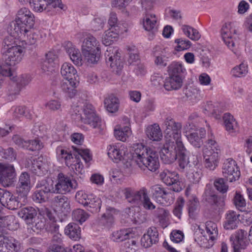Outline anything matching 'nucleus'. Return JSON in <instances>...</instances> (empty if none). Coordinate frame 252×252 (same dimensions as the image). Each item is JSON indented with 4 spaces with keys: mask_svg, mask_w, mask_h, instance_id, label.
I'll use <instances>...</instances> for the list:
<instances>
[{
    "mask_svg": "<svg viewBox=\"0 0 252 252\" xmlns=\"http://www.w3.org/2000/svg\"><path fill=\"white\" fill-rule=\"evenodd\" d=\"M132 158L141 169L146 168L152 172H156L159 167L158 155L157 152L148 149L142 144H137L133 147Z\"/></svg>",
    "mask_w": 252,
    "mask_h": 252,
    "instance_id": "nucleus-1",
    "label": "nucleus"
},
{
    "mask_svg": "<svg viewBox=\"0 0 252 252\" xmlns=\"http://www.w3.org/2000/svg\"><path fill=\"white\" fill-rule=\"evenodd\" d=\"M34 25L33 14L27 8L24 7L20 9L17 13L15 21L11 23L12 34L15 36H19L21 32L27 29H32Z\"/></svg>",
    "mask_w": 252,
    "mask_h": 252,
    "instance_id": "nucleus-2",
    "label": "nucleus"
},
{
    "mask_svg": "<svg viewBox=\"0 0 252 252\" xmlns=\"http://www.w3.org/2000/svg\"><path fill=\"white\" fill-rule=\"evenodd\" d=\"M165 141L175 142L176 145L178 142H183L181 140L182 124L176 122L170 117H167L163 123Z\"/></svg>",
    "mask_w": 252,
    "mask_h": 252,
    "instance_id": "nucleus-3",
    "label": "nucleus"
},
{
    "mask_svg": "<svg viewBox=\"0 0 252 252\" xmlns=\"http://www.w3.org/2000/svg\"><path fill=\"white\" fill-rule=\"evenodd\" d=\"M82 111H78V114L76 113V119H79L82 122L89 125L95 128L100 126L101 120L94 113V107L91 104L85 103L81 106Z\"/></svg>",
    "mask_w": 252,
    "mask_h": 252,
    "instance_id": "nucleus-4",
    "label": "nucleus"
},
{
    "mask_svg": "<svg viewBox=\"0 0 252 252\" xmlns=\"http://www.w3.org/2000/svg\"><path fill=\"white\" fill-rule=\"evenodd\" d=\"M106 61L109 64L113 71L118 74L123 67V63L120 57V53L117 47H109L105 53Z\"/></svg>",
    "mask_w": 252,
    "mask_h": 252,
    "instance_id": "nucleus-5",
    "label": "nucleus"
},
{
    "mask_svg": "<svg viewBox=\"0 0 252 252\" xmlns=\"http://www.w3.org/2000/svg\"><path fill=\"white\" fill-rule=\"evenodd\" d=\"M177 148L175 142L165 141L159 152L161 161L165 164L173 163L177 158Z\"/></svg>",
    "mask_w": 252,
    "mask_h": 252,
    "instance_id": "nucleus-6",
    "label": "nucleus"
},
{
    "mask_svg": "<svg viewBox=\"0 0 252 252\" xmlns=\"http://www.w3.org/2000/svg\"><path fill=\"white\" fill-rule=\"evenodd\" d=\"M72 148L74 151L73 155L75 157V160L70 167L79 173H81L83 165L81 162L80 158H82L87 163L92 159V155L89 149H83L74 146H72Z\"/></svg>",
    "mask_w": 252,
    "mask_h": 252,
    "instance_id": "nucleus-7",
    "label": "nucleus"
},
{
    "mask_svg": "<svg viewBox=\"0 0 252 252\" xmlns=\"http://www.w3.org/2000/svg\"><path fill=\"white\" fill-rule=\"evenodd\" d=\"M54 187L56 193L63 194L75 189L76 184L73 183L69 177L62 173H60Z\"/></svg>",
    "mask_w": 252,
    "mask_h": 252,
    "instance_id": "nucleus-8",
    "label": "nucleus"
},
{
    "mask_svg": "<svg viewBox=\"0 0 252 252\" xmlns=\"http://www.w3.org/2000/svg\"><path fill=\"white\" fill-rule=\"evenodd\" d=\"M223 176L229 182L238 180L240 176V172L236 162L232 159L227 160L222 167Z\"/></svg>",
    "mask_w": 252,
    "mask_h": 252,
    "instance_id": "nucleus-9",
    "label": "nucleus"
},
{
    "mask_svg": "<svg viewBox=\"0 0 252 252\" xmlns=\"http://www.w3.org/2000/svg\"><path fill=\"white\" fill-rule=\"evenodd\" d=\"M206 130L203 128L190 127L186 129V136L194 147L200 148L203 144L202 139L205 136Z\"/></svg>",
    "mask_w": 252,
    "mask_h": 252,
    "instance_id": "nucleus-10",
    "label": "nucleus"
},
{
    "mask_svg": "<svg viewBox=\"0 0 252 252\" xmlns=\"http://www.w3.org/2000/svg\"><path fill=\"white\" fill-rule=\"evenodd\" d=\"M23 56V48L21 46L12 47L7 51H4L2 59L12 65L18 64L22 60Z\"/></svg>",
    "mask_w": 252,
    "mask_h": 252,
    "instance_id": "nucleus-11",
    "label": "nucleus"
},
{
    "mask_svg": "<svg viewBox=\"0 0 252 252\" xmlns=\"http://www.w3.org/2000/svg\"><path fill=\"white\" fill-rule=\"evenodd\" d=\"M220 150L212 148H205L203 149V158L205 167L210 170H214L218 166L219 162V152Z\"/></svg>",
    "mask_w": 252,
    "mask_h": 252,
    "instance_id": "nucleus-12",
    "label": "nucleus"
},
{
    "mask_svg": "<svg viewBox=\"0 0 252 252\" xmlns=\"http://www.w3.org/2000/svg\"><path fill=\"white\" fill-rule=\"evenodd\" d=\"M160 179L167 186H172V191L179 192L181 190L179 177L175 172H171L168 170H164L160 173Z\"/></svg>",
    "mask_w": 252,
    "mask_h": 252,
    "instance_id": "nucleus-13",
    "label": "nucleus"
},
{
    "mask_svg": "<svg viewBox=\"0 0 252 252\" xmlns=\"http://www.w3.org/2000/svg\"><path fill=\"white\" fill-rule=\"evenodd\" d=\"M151 190L153 195L161 201L160 199H162L166 202L170 203L173 202L174 199V193L168 189L164 188L161 185H155L151 187Z\"/></svg>",
    "mask_w": 252,
    "mask_h": 252,
    "instance_id": "nucleus-14",
    "label": "nucleus"
},
{
    "mask_svg": "<svg viewBox=\"0 0 252 252\" xmlns=\"http://www.w3.org/2000/svg\"><path fill=\"white\" fill-rule=\"evenodd\" d=\"M52 205L59 211L66 215L71 210L69 199L63 194L56 195L51 201Z\"/></svg>",
    "mask_w": 252,
    "mask_h": 252,
    "instance_id": "nucleus-15",
    "label": "nucleus"
},
{
    "mask_svg": "<svg viewBox=\"0 0 252 252\" xmlns=\"http://www.w3.org/2000/svg\"><path fill=\"white\" fill-rule=\"evenodd\" d=\"M236 30L231 23H225L223 25L221 30V35L225 44L231 50L234 47V42L233 36L236 33Z\"/></svg>",
    "mask_w": 252,
    "mask_h": 252,
    "instance_id": "nucleus-16",
    "label": "nucleus"
},
{
    "mask_svg": "<svg viewBox=\"0 0 252 252\" xmlns=\"http://www.w3.org/2000/svg\"><path fill=\"white\" fill-rule=\"evenodd\" d=\"M31 188V179L29 174L24 172L19 177L16 187V191L19 195L23 196L24 199L27 196Z\"/></svg>",
    "mask_w": 252,
    "mask_h": 252,
    "instance_id": "nucleus-17",
    "label": "nucleus"
},
{
    "mask_svg": "<svg viewBox=\"0 0 252 252\" xmlns=\"http://www.w3.org/2000/svg\"><path fill=\"white\" fill-rule=\"evenodd\" d=\"M192 164H189V168L187 169V177L190 182L196 184L198 183L202 177L201 169L198 167L199 161L196 156H193Z\"/></svg>",
    "mask_w": 252,
    "mask_h": 252,
    "instance_id": "nucleus-18",
    "label": "nucleus"
},
{
    "mask_svg": "<svg viewBox=\"0 0 252 252\" xmlns=\"http://www.w3.org/2000/svg\"><path fill=\"white\" fill-rule=\"evenodd\" d=\"M15 176V169L11 165L0 163V182L4 186H8L13 182Z\"/></svg>",
    "mask_w": 252,
    "mask_h": 252,
    "instance_id": "nucleus-19",
    "label": "nucleus"
},
{
    "mask_svg": "<svg viewBox=\"0 0 252 252\" xmlns=\"http://www.w3.org/2000/svg\"><path fill=\"white\" fill-rule=\"evenodd\" d=\"M146 189L143 188L137 191L131 188H126L124 190V194L127 201L133 205H138L141 203Z\"/></svg>",
    "mask_w": 252,
    "mask_h": 252,
    "instance_id": "nucleus-20",
    "label": "nucleus"
},
{
    "mask_svg": "<svg viewBox=\"0 0 252 252\" xmlns=\"http://www.w3.org/2000/svg\"><path fill=\"white\" fill-rule=\"evenodd\" d=\"M158 241V233L155 227H151L147 230V233L141 239L142 245L145 248L151 247Z\"/></svg>",
    "mask_w": 252,
    "mask_h": 252,
    "instance_id": "nucleus-21",
    "label": "nucleus"
},
{
    "mask_svg": "<svg viewBox=\"0 0 252 252\" xmlns=\"http://www.w3.org/2000/svg\"><path fill=\"white\" fill-rule=\"evenodd\" d=\"M177 145V152L179 156V165L181 168L185 169L186 167L189 168V164H192L193 157L191 160L188 156L189 152L185 148L183 142H178Z\"/></svg>",
    "mask_w": 252,
    "mask_h": 252,
    "instance_id": "nucleus-22",
    "label": "nucleus"
},
{
    "mask_svg": "<svg viewBox=\"0 0 252 252\" xmlns=\"http://www.w3.org/2000/svg\"><path fill=\"white\" fill-rule=\"evenodd\" d=\"M126 149L123 145H110L107 147V154L110 158L115 162L123 159Z\"/></svg>",
    "mask_w": 252,
    "mask_h": 252,
    "instance_id": "nucleus-23",
    "label": "nucleus"
},
{
    "mask_svg": "<svg viewBox=\"0 0 252 252\" xmlns=\"http://www.w3.org/2000/svg\"><path fill=\"white\" fill-rule=\"evenodd\" d=\"M152 56L154 57V62L157 65L166 66L168 61L167 52L165 48L160 46H156L152 50Z\"/></svg>",
    "mask_w": 252,
    "mask_h": 252,
    "instance_id": "nucleus-24",
    "label": "nucleus"
},
{
    "mask_svg": "<svg viewBox=\"0 0 252 252\" xmlns=\"http://www.w3.org/2000/svg\"><path fill=\"white\" fill-rule=\"evenodd\" d=\"M135 233L132 228L123 229L114 231L111 235V239L116 242H121L128 239L132 238Z\"/></svg>",
    "mask_w": 252,
    "mask_h": 252,
    "instance_id": "nucleus-25",
    "label": "nucleus"
},
{
    "mask_svg": "<svg viewBox=\"0 0 252 252\" xmlns=\"http://www.w3.org/2000/svg\"><path fill=\"white\" fill-rule=\"evenodd\" d=\"M247 232L246 231L240 229L236 232L234 235H232L230 240L232 245H236L240 247L241 249H245L248 244L247 239Z\"/></svg>",
    "mask_w": 252,
    "mask_h": 252,
    "instance_id": "nucleus-26",
    "label": "nucleus"
},
{
    "mask_svg": "<svg viewBox=\"0 0 252 252\" xmlns=\"http://www.w3.org/2000/svg\"><path fill=\"white\" fill-rule=\"evenodd\" d=\"M183 80L182 77L169 75L164 80L163 87L168 91L177 90L182 86Z\"/></svg>",
    "mask_w": 252,
    "mask_h": 252,
    "instance_id": "nucleus-27",
    "label": "nucleus"
},
{
    "mask_svg": "<svg viewBox=\"0 0 252 252\" xmlns=\"http://www.w3.org/2000/svg\"><path fill=\"white\" fill-rule=\"evenodd\" d=\"M19 216L22 218L28 224H32L35 222L37 216L36 210L32 207L22 208L18 212Z\"/></svg>",
    "mask_w": 252,
    "mask_h": 252,
    "instance_id": "nucleus-28",
    "label": "nucleus"
},
{
    "mask_svg": "<svg viewBox=\"0 0 252 252\" xmlns=\"http://www.w3.org/2000/svg\"><path fill=\"white\" fill-rule=\"evenodd\" d=\"M18 242L0 234V252H16Z\"/></svg>",
    "mask_w": 252,
    "mask_h": 252,
    "instance_id": "nucleus-29",
    "label": "nucleus"
},
{
    "mask_svg": "<svg viewBox=\"0 0 252 252\" xmlns=\"http://www.w3.org/2000/svg\"><path fill=\"white\" fill-rule=\"evenodd\" d=\"M239 215L233 211H229L226 214L225 221L223 224L224 228L226 230L236 229L239 222Z\"/></svg>",
    "mask_w": 252,
    "mask_h": 252,
    "instance_id": "nucleus-30",
    "label": "nucleus"
},
{
    "mask_svg": "<svg viewBox=\"0 0 252 252\" xmlns=\"http://www.w3.org/2000/svg\"><path fill=\"white\" fill-rule=\"evenodd\" d=\"M114 28V27L110 28L104 32L102 37V42L106 46L111 44L118 37L121 31L120 28H117L116 29Z\"/></svg>",
    "mask_w": 252,
    "mask_h": 252,
    "instance_id": "nucleus-31",
    "label": "nucleus"
},
{
    "mask_svg": "<svg viewBox=\"0 0 252 252\" xmlns=\"http://www.w3.org/2000/svg\"><path fill=\"white\" fill-rule=\"evenodd\" d=\"M100 49L99 42L93 35H88L84 40L82 52L90 51L93 50Z\"/></svg>",
    "mask_w": 252,
    "mask_h": 252,
    "instance_id": "nucleus-32",
    "label": "nucleus"
},
{
    "mask_svg": "<svg viewBox=\"0 0 252 252\" xmlns=\"http://www.w3.org/2000/svg\"><path fill=\"white\" fill-rule=\"evenodd\" d=\"M106 110L110 113H115L118 111L120 102L119 99L114 94H111L104 101Z\"/></svg>",
    "mask_w": 252,
    "mask_h": 252,
    "instance_id": "nucleus-33",
    "label": "nucleus"
},
{
    "mask_svg": "<svg viewBox=\"0 0 252 252\" xmlns=\"http://www.w3.org/2000/svg\"><path fill=\"white\" fill-rule=\"evenodd\" d=\"M61 73L65 79L72 80L76 78L77 70L71 63H65L62 65Z\"/></svg>",
    "mask_w": 252,
    "mask_h": 252,
    "instance_id": "nucleus-34",
    "label": "nucleus"
},
{
    "mask_svg": "<svg viewBox=\"0 0 252 252\" xmlns=\"http://www.w3.org/2000/svg\"><path fill=\"white\" fill-rule=\"evenodd\" d=\"M186 71L183 65L179 62H173L168 67L169 75L173 76L182 77Z\"/></svg>",
    "mask_w": 252,
    "mask_h": 252,
    "instance_id": "nucleus-35",
    "label": "nucleus"
},
{
    "mask_svg": "<svg viewBox=\"0 0 252 252\" xmlns=\"http://www.w3.org/2000/svg\"><path fill=\"white\" fill-rule=\"evenodd\" d=\"M56 151L59 158L63 160L66 166L70 167L72 165L75 160V157H73L70 152L63 149L62 147H58Z\"/></svg>",
    "mask_w": 252,
    "mask_h": 252,
    "instance_id": "nucleus-36",
    "label": "nucleus"
},
{
    "mask_svg": "<svg viewBox=\"0 0 252 252\" xmlns=\"http://www.w3.org/2000/svg\"><path fill=\"white\" fill-rule=\"evenodd\" d=\"M146 134L150 139L153 141H159L162 137L160 127L156 124L151 125L147 128Z\"/></svg>",
    "mask_w": 252,
    "mask_h": 252,
    "instance_id": "nucleus-37",
    "label": "nucleus"
},
{
    "mask_svg": "<svg viewBox=\"0 0 252 252\" xmlns=\"http://www.w3.org/2000/svg\"><path fill=\"white\" fill-rule=\"evenodd\" d=\"M76 83L73 80L65 79L61 84V88L63 92L70 98L73 97L76 94Z\"/></svg>",
    "mask_w": 252,
    "mask_h": 252,
    "instance_id": "nucleus-38",
    "label": "nucleus"
},
{
    "mask_svg": "<svg viewBox=\"0 0 252 252\" xmlns=\"http://www.w3.org/2000/svg\"><path fill=\"white\" fill-rule=\"evenodd\" d=\"M65 233L72 239L78 240L81 237V230L79 226L76 223H70L65 228Z\"/></svg>",
    "mask_w": 252,
    "mask_h": 252,
    "instance_id": "nucleus-39",
    "label": "nucleus"
},
{
    "mask_svg": "<svg viewBox=\"0 0 252 252\" xmlns=\"http://www.w3.org/2000/svg\"><path fill=\"white\" fill-rule=\"evenodd\" d=\"M204 199L208 203L216 206L223 205V201L211 189H206L204 194Z\"/></svg>",
    "mask_w": 252,
    "mask_h": 252,
    "instance_id": "nucleus-40",
    "label": "nucleus"
},
{
    "mask_svg": "<svg viewBox=\"0 0 252 252\" xmlns=\"http://www.w3.org/2000/svg\"><path fill=\"white\" fill-rule=\"evenodd\" d=\"M84 60L88 65L96 63L100 57V49L93 50L90 51L83 52Z\"/></svg>",
    "mask_w": 252,
    "mask_h": 252,
    "instance_id": "nucleus-41",
    "label": "nucleus"
},
{
    "mask_svg": "<svg viewBox=\"0 0 252 252\" xmlns=\"http://www.w3.org/2000/svg\"><path fill=\"white\" fill-rule=\"evenodd\" d=\"M27 31L24 30L23 32H21L20 36L21 37L23 35L24 37L27 38V42L31 45H34L39 38V32L37 30L33 28L27 29Z\"/></svg>",
    "mask_w": 252,
    "mask_h": 252,
    "instance_id": "nucleus-42",
    "label": "nucleus"
},
{
    "mask_svg": "<svg viewBox=\"0 0 252 252\" xmlns=\"http://www.w3.org/2000/svg\"><path fill=\"white\" fill-rule=\"evenodd\" d=\"M157 18L155 14L146 12L143 18V26L146 31H151L156 28Z\"/></svg>",
    "mask_w": 252,
    "mask_h": 252,
    "instance_id": "nucleus-43",
    "label": "nucleus"
},
{
    "mask_svg": "<svg viewBox=\"0 0 252 252\" xmlns=\"http://www.w3.org/2000/svg\"><path fill=\"white\" fill-rule=\"evenodd\" d=\"M223 119L226 130L229 132H235L237 128V123L233 116L229 113H225Z\"/></svg>",
    "mask_w": 252,
    "mask_h": 252,
    "instance_id": "nucleus-44",
    "label": "nucleus"
},
{
    "mask_svg": "<svg viewBox=\"0 0 252 252\" xmlns=\"http://www.w3.org/2000/svg\"><path fill=\"white\" fill-rule=\"evenodd\" d=\"M88 200V204L85 207H87V209L89 211L92 213H95L100 210L101 200L99 198L93 195H90L89 198Z\"/></svg>",
    "mask_w": 252,
    "mask_h": 252,
    "instance_id": "nucleus-45",
    "label": "nucleus"
},
{
    "mask_svg": "<svg viewBox=\"0 0 252 252\" xmlns=\"http://www.w3.org/2000/svg\"><path fill=\"white\" fill-rule=\"evenodd\" d=\"M45 166V164L42 162L41 158H38L32 161L31 170L38 176H41L46 171Z\"/></svg>",
    "mask_w": 252,
    "mask_h": 252,
    "instance_id": "nucleus-46",
    "label": "nucleus"
},
{
    "mask_svg": "<svg viewBox=\"0 0 252 252\" xmlns=\"http://www.w3.org/2000/svg\"><path fill=\"white\" fill-rule=\"evenodd\" d=\"M131 131L128 126H124L116 128L114 130L115 137L119 140L126 141L131 135Z\"/></svg>",
    "mask_w": 252,
    "mask_h": 252,
    "instance_id": "nucleus-47",
    "label": "nucleus"
},
{
    "mask_svg": "<svg viewBox=\"0 0 252 252\" xmlns=\"http://www.w3.org/2000/svg\"><path fill=\"white\" fill-rule=\"evenodd\" d=\"M181 29L184 33L192 40L197 41L200 38L201 35L198 31L190 26L183 25Z\"/></svg>",
    "mask_w": 252,
    "mask_h": 252,
    "instance_id": "nucleus-48",
    "label": "nucleus"
},
{
    "mask_svg": "<svg viewBox=\"0 0 252 252\" xmlns=\"http://www.w3.org/2000/svg\"><path fill=\"white\" fill-rule=\"evenodd\" d=\"M17 81V85L16 91L14 92H10V95H16L19 94L22 88L28 85L31 81V78L30 75L27 74L21 75L18 77Z\"/></svg>",
    "mask_w": 252,
    "mask_h": 252,
    "instance_id": "nucleus-49",
    "label": "nucleus"
},
{
    "mask_svg": "<svg viewBox=\"0 0 252 252\" xmlns=\"http://www.w3.org/2000/svg\"><path fill=\"white\" fill-rule=\"evenodd\" d=\"M156 213L162 226L163 227H166L168 225L167 219L169 215V211L163 208H158L156 211Z\"/></svg>",
    "mask_w": 252,
    "mask_h": 252,
    "instance_id": "nucleus-50",
    "label": "nucleus"
},
{
    "mask_svg": "<svg viewBox=\"0 0 252 252\" xmlns=\"http://www.w3.org/2000/svg\"><path fill=\"white\" fill-rule=\"evenodd\" d=\"M248 65L244 63H242L239 65L234 67L231 71V75L235 77L245 76L248 73Z\"/></svg>",
    "mask_w": 252,
    "mask_h": 252,
    "instance_id": "nucleus-51",
    "label": "nucleus"
},
{
    "mask_svg": "<svg viewBox=\"0 0 252 252\" xmlns=\"http://www.w3.org/2000/svg\"><path fill=\"white\" fill-rule=\"evenodd\" d=\"M22 199H24L23 196L19 195L16 197L13 196L12 194L11 198L8 200V202L4 207L10 210H15L20 208L23 205V203L21 202ZM23 200H24L25 199Z\"/></svg>",
    "mask_w": 252,
    "mask_h": 252,
    "instance_id": "nucleus-52",
    "label": "nucleus"
},
{
    "mask_svg": "<svg viewBox=\"0 0 252 252\" xmlns=\"http://www.w3.org/2000/svg\"><path fill=\"white\" fill-rule=\"evenodd\" d=\"M12 65L9 64L5 62V60L2 58L0 60V74L2 76L9 77L10 79L15 81L14 77L11 70Z\"/></svg>",
    "mask_w": 252,
    "mask_h": 252,
    "instance_id": "nucleus-53",
    "label": "nucleus"
},
{
    "mask_svg": "<svg viewBox=\"0 0 252 252\" xmlns=\"http://www.w3.org/2000/svg\"><path fill=\"white\" fill-rule=\"evenodd\" d=\"M89 216L90 215L87 212L81 209H77L72 212L73 219L81 224L85 222Z\"/></svg>",
    "mask_w": 252,
    "mask_h": 252,
    "instance_id": "nucleus-54",
    "label": "nucleus"
},
{
    "mask_svg": "<svg viewBox=\"0 0 252 252\" xmlns=\"http://www.w3.org/2000/svg\"><path fill=\"white\" fill-rule=\"evenodd\" d=\"M69 55L73 63L78 66L82 64L81 54L78 49L71 48L68 50Z\"/></svg>",
    "mask_w": 252,
    "mask_h": 252,
    "instance_id": "nucleus-55",
    "label": "nucleus"
},
{
    "mask_svg": "<svg viewBox=\"0 0 252 252\" xmlns=\"http://www.w3.org/2000/svg\"><path fill=\"white\" fill-rule=\"evenodd\" d=\"M47 0H32L30 2L31 7L36 12H41L47 10Z\"/></svg>",
    "mask_w": 252,
    "mask_h": 252,
    "instance_id": "nucleus-56",
    "label": "nucleus"
},
{
    "mask_svg": "<svg viewBox=\"0 0 252 252\" xmlns=\"http://www.w3.org/2000/svg\"><path fill=\"white\" fill-rule=\"evenodd\" d=\"M206 230L210 239L214 240L216 238L218 235V229L215 223L211 221H207L206 223Z\"/></svg>",
    "mask_w": 252,
    "mask_h": 252,
    "instance_id": "nucleus-57",
    "label": "nucleus"
},
{
    "mask_svg": "<svg viewBox=\"0 0 252 252\" xmlns=\"http://www.w3.org/2000/svg\"><path fill=\"white\" fill-rule=\"evenodd\" d=\"M114 218L110 212H106L103 214L99 221V223L109 229L114 223Z\"/></svg>",
    "mask_w": 252,
    "mask_h": 252,
    "instance_id": "nucleus-58",
    "label": "nucleus"
},
{
    "mask_svg": "<svg viewBox=\"0 0 252 252\" xmlns=\"http://www.w3.org/2000/svg\"><path fill=\"white\" fill-rule=\"evenodd\" d=\"M26 143L25 149L31 151H38L43 147L42 143L38 139L27 140Z\"/></svg>",
    "mask_w": 252,
    "mask_h": 252,
    "instance_id": "nucleus-59",
    "label": "nucleus"
},
{
    "mask_svg": "<svg viewBox=\"0 0 252 252\" xmlns=\"http://www.w3.org/2000/svg\"><path fill=\"white\" fill-rule=\"evenodd\" d=\"M204 112L206 114H212L216 119L221 118L220 114L212 102H207L204 109Z\"/></svg>",
    "mask_w": 252,
    "mask_h": 252,
    "instance_id": "nucleus-60",
    "label": "nucleus"
},
{
    "mask_svg": "<svg viewBox=\"0 0 252 252\" xmlns=\"http://www.w3.org/2000/svg\"><path fill=\"white\" fill-rule=\"evenodd\" d=\"M0 155L2 158L9 160H13L16 159V154L12 148L3 149L1 147H0Z\"/></svg>",
    "mask_w": 252,
    "mask_h": 252,
    "instance_id": "nucleus-61",
    "label": "nucleus"
},
{
    "mask_svg": "<svg viewBox=\"0 0 252 252\" xmlns=\"http://www.w3.org/2000/svg\"><path fill=\"white\" fill-rule=\"evenodd\" d=\"M184 203L185 201L184 199L182 197L179 198L177 200L173 209V214L179 219L181 218Z\"/></svg>",
    "mask_w": 252,
    "mask_h": 252,
    "instance_id": "nucleus-62",
    "label": "nucleus"
},
{
    "mask_svg": "<svg viewBox=\"0 0 252 252\" xmlns=\"http://www.w3.org/2000/svg\"><path fill=\"white\" fill-rule=\"evenodd\" d=\"M49 196L40 189L36 190L33 195V199L38 203L44 202L47 200Z\"/></svg>",
    "mask_w": 252,
    "mask_h": 252,
    "instance_id": "nucleus-63",
    "label": "nucleus"
},
{
    "mask_svg": "<svg viewBox=\"0 0 252 252\" xmlns=\"http://www.w3.org/2000/svg\"><path fill=\"white\" fill-rule=\"evenodd\" d=\"M214 186L216 189L220 192L225 193L228 189V186L225 184L223 178H219L214 182Z\"/></svg>",
    "mask_w": 252,
    "mask_h": 252,
    "instance_id": "nucleus-64",
    "label": "nucleus"
}]
</instances>
